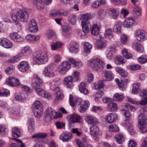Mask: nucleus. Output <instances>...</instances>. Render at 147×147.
Segmentation results:
<instances>
[{
	"instance_id": "1",
	"label": "nucleus",
	"mask_w": 147,
	"mask_h": 147,
	"mask_svg": "<svg viewBox=\"0 0 147 147\" xmlns=\"http://www.w3.org/2000/svg\"><path fill=\"white\" fill-rule=\"evenodd\" d=\"M43 84L42 80L38 76L36 77V81L32 84L33 89H35L37 94L40 96L50 99L51 98V95L49 93L45 92L42 89L39 88L42 86Z\"/></svg>"
},
{
	"instance_id": "2",
	"label": "nucleus",
	"mask_w": 147,
	"mask_h": 147,
	"mask_svg": "<svg viewBox=\"0 0 147 147\" xmlns=\"http://www.w3.org/2000/svg\"><path fill=\"white\" fill-rule=\"evenodd\" d=\"M12 18L15 23L18 24L19 20L24 23L27 22L29 18V14L26 10L22 9L18 11L16 14H13Z\"/></svg>"
},
{
	"instance_id": "3",
	"label": "nucleus",
	"mask_w": 147,
	"mask_h": 147,
	"mask_svg": "<svg viewBox=\"0 0 147 147\" xmlns=\"http://www.w3.org/2000/svg\"><path fill=\"white\" fill-rule=\"evenodd\" d=\"M33 59L39 64H45L48 61L47 53L40 51H36L33 53Z\"/></svg>"
},
{
	"instance_id": "4",
	"label": "nucleus",
	"mask_w": 147,
	"mask_h": 147,
	"mask_svg": "<svg viewBox=\"0 0 147 147\" xmlns=\"http://www.w3.org/2000/svg\"><path fill=\"white\" fill-rule=\"evenodd\" d=\"M89 64L91 67L97 71H100L103 69L105 65L104 63L99 59H93L90 60Z\"/></svg>"
},
{
	"instance_id": "5",
	"label": "nucleus",
	"mask_w": 147,
	"mask_h": 147,
	"mask_svg": "<svg viewBox=\"0 0 147 147\" xmlns=\"http://www.w3.org/2000/svg\"><path fill=\"white\" fill-rule=\"evenodd\" d=\"M55 111L51 108H48L45 112V116L44 119L45 122L47 123L51 122V121L56 115Z\"/></svg>"
},
{
	"instance_id": "6",
	"label": "nucleus",
	"mask_w": 147,
	"mask_h": 147,
	"mask_svg": "<svg viewBox=\"0 0 147 147\" xmlns=\"http://www.w3.org/2000/svg\"><path fill=\"white\" fill-rule=\"evenodd\" d=\"M55 72L54 65L50 64L45 67L43 74L46 77H51L55 75Z\"/></svg>"
},
{
	"instance_id": "7",
	"label": "nucleus",
	"mask_w": 147,
	"mask_h": 147,
	"mask_svg": "<svg viewBox=\"0 0 147 147\" xmlns=\"http://www.w3.org/2000/svg\"><path fill=\"white\" fill-rule=\"evenodd\" d=\"M143 116V113H141L138 116L139 121H138V126L140 129V132L142 133H144L147 131V126L146 124L141 120V117Z\"/></svg>"
},
{
	"instance_id": "8",
	"label": "nucleus",
	"mask_w": 147,
	"mask_h": 147,
	"mask_svg": "<svg viewBox=\"0 0 147 147\" xmlns=\"http://www.w3.org/2000/svg\"><path fill=\"white\" fill-rule=\"evenodd\" d=\"M61 83L60 79L59 78L55 79L50 83V88L52 90L55 92L60 90L59 86Z\"/></svg>"
},
{
	"instance_id": "9",
	"label": "nucleus",
	"mask_w": 147,
	"mask_h": 147,
	"mask_svg": "<svg viewBox=\"0 0 147 147\" xmlns=\"http://www.w3.org/2000/svg\"><path fill=\"white\" fill-rule=\"evenodd\" d=\"M6 82L7 84L12 86L17 87L20 85L19 80L13 77H9L6 79Z\"/></svg>"
},
{
	"instance_id": "10",
	"label": "nucleus",
	"mask_w": 147,
	"mask_h": 147,
	"mask_svg": "<svg viewBox=\"0 0 147 147\" xmlns=\"http://www.w3.org/2000/svg\"><path fill=\"white\" fill-rule=\"evenodd\" d=\"M70 67V64L68 62L64 61L59 65L58 70L60 73H63L67 71Z\"/></svg>"
},
{
	"instance_id": "11",
	"label": "nucleus",
	"mask_w": 147,
	"mask_h": 147,
	"mask_svg": "<svg viewBox=\"0 0 147 147\" xmlns=\"http://www.w3.org/2000/svg\"><path fill=\"white\" fill-rule=\"evenodd\" d=\"M137 40L139 41H143L147 38V34L143 30H138L136 33Z\"/></svg>"
},
{
	"instance_id": "12",
	"label": "nucleus",
	"mask_w": 147,
	"mask_h": 147,
	"mask_svg": "<svg viewBox=\"0 0 147 147\" xmlns=\"http://www.w3.org/2000/svg\"><path fill=\"white\" fill-rule=\"evenodd\" d=\"M32 52V50L30 47L28 46H26L22 50L21 53L18 54L17 55L15 56V58H20L23 55H26L29 54Z\"/></svg>"
},
{
	"instance_id": "13",
	"label": "nucleus",
	"mask_w": 147,
	"mask_h": 147,
	"mask_svg": "<svg viewBox=\"0 0 147 147\" xmlns=\"http://www.w3.org/2000/svg\"><path fill=\"white\" fill-rule=\"evenodd\" d=\"M85 120L88 124L92 125H96L98 123L97 119L92 116H86L85 117Z\"/></svg>"
},
{
	"instance_id": "14",
	"label": "nucleus",
	"mask_w": 147,
	"mask_h": 147,
	"mask_svg": "<svg viewBox=\"0 0 147 147\" xmlns=\"http://www.w3.org/2000/svg\"><path fill=\"white\" fill-rule=\"evenodd\" d=\"M0 45L7 49L11 48L13 46V44L7 38H0Z\"/></svg>"
},
{
	"instance_id": "15",
	"label": "nucleus",
	"mask_w": 147,
	"mask_h": 147,
	"mask_svg": "<svg viewBox=\"0 0 147 147\" xmlns=\"http://www.w3.org/2000/svg\"><path fill=\"white\" fill-rule=\"evenodd\" d=\"M117 119V114L114 113H110L107 115L105 117V120L108 123H113Z\"/></svg>"
},
{
	"instance_id": "16",
	"label": "nucleus",
	"mask_w": 147,
	"mask_h": 147,
	"mask_svg": "<svg viewBox=\"0 0 147 147\" xmlns=\"http://www.w3.org/2000/svg\"><path fill=\"white\" fill-rule=\"evenodd\" d=\"M72 138V134L68 131L63 132L60 136V139L64 142L69 141Z\"/></svg>"
},
{
	"instance_id": "17",
	"label": "nucleus",
	"mask_w": 147,
	"mask_h": 147,
	"mask_svg": "<svg viewBox=\"0 0 147 147\" xmlns=\"http://www.w3.org/2000/svg\"><path fill=\"white\" fill-rule=\"evenodd\" d=\"M101 28L100 24L98 22L96 23L93 26L91 31V34L94 35H98Z\"/></svg>"
},
{
	"instance_id": "18",
	"label": "nucleus",
	"mask_w": 147,
	"mask_h": 147,
	"mask_svg": "<svg viewBox=\"0 0 147 147\" xmlns=\"http://www.w3.org/2000/svg\"><path fill=\"white\" fill-rule=\"evenodd\" d=\"M28 63L26 61L21 62L18 65L19 70L22 72H25L27 71L29 68Z\"/></svg>"
},
{
	"instance_id": "19",
	"label": "nucleus",
	"mask_w": 147,
	"mask_h": 147,
	"mask_svg": "<svg viewBox=\"0 0 147 147\" xmlns=\"http://www.w3.org/2000/svg\"><path fill=\"white\" fill-rule=\"evenodd\" d=\"M81 23L83 32L86 33H88L91 27L90 22L89 21H87L82 22Z\"/></svg>"
},
{
	"instance_id": "20",
	"label": "nucleus",
	"mask_w": 147,
	"mask_h": 147,
	"mask_svg": "<svg viewBox=\"0 0 147 147\" xmlns=\"http://www.w3.org/2000/svg\"><path fill=\"white\" fill-rule=\"evenodd\" d=\"M11 38L16 42H20L23 41L24 38L16 32L11 33L9 35Z\"/></svg>"
},
{
	"instance_id": "21",
	"label": "nucleus",
	"mask_w": 147,
	"mask_h": 147,
	"mask_svg": "<svg viewBox=\"0 0 147 147\" xmlns=\"http://www.w3.org/2000/svg\"><path fill=\"white\" fill-rule=\"evenodd\" d=\"M67 117V119L70 120L73 123L79 122L81 119L80 117L76 114L68 115Z\"/></svg>"
},
{
	"instance_id": "22",
	"label": "nucleus",
	"mask_w": 147,
	"mask_h": 147,
	"mask_svg": "<svg viewBox=\"0 0 147 147\" xmlns=\"http://www.w3.org/2000/svg\"><path fill=\"white\" fill-rule=\"evenodd\" d=\"M104 76L106 81H111L114 78V75L112 72L110 71H105L103 72Z\"/></svg>"
},
{
	"instance_id": "23",
	"label": "nucleus",
	"mask_w": 147,
	"mask_h": 147,
	"mask_svg": "<svg viewBox=\"0 0 147 147\" xmlns=\"http://www.w3.org/2000/svg\"><path fill=\"white\" fill-rule=\"evenodd\" d=\"M32 2L36 7L37 9L39 10H42L44 7V5L41 0H32Z\"/></svg>"
},
{
	"instance_id": "24",
	"label": "nucleus",
	"mask_w": 147,
	"mask_h": 147,
	"mask_svg": "<svg viewBox=\"0 0 147 147\" xmlns=\"http://www.w3.org/2000/svg\"><path fill=\"white\" fill-rule=\"evenodd\" d=\"M134 22V19L131 18H128L124 21L123 25L125 28H130Z\"/></svg>"
},
{
	"instance_id": "25",
	"label": "nucleus",
	"mask_w": 147,
	"mask_h": 147,
	"mask_svg": "<svg viewBox=\"0 0 147 147\" xmlns=\"http://www.w3.org/2000/svg\"><path fill=\"white\" fill-rule=\"evenodd\" d=\"M109 11L112 18L116 19L118 18L119 13L118 10L111 8L109 9Z\"/></svg>"
},
{
	"instance_id": "26",
	"label": "nucleus",
	"mask_w": 147,
	"mask_h": 147,
	"mask_svg": "<svg viewBox=\"0 0 147 147\" xmlns=\"http://www.w3.org/2000/svg\"><path fill=\"white\" fill-rule=\"evenodd\" d=\"M47 35L48 39L54 40L57 39L56 34L55 32L52 30L49 29L48 30Z\"/></svg>"
},
{
	"instance_id": "27",
	"label": "nucleus",
	"mask_w": 147,
	"mask_h": 147,
	"mask_svg": "<svg viewBox=\"0 0 147 147\" xmlns=\"http://www.w3.org/2000/svg\"><path fill=\"white\" fill-rule=\"evenodd\" d=\"M93 17V16L90 13H85L81 15V19L82 20V22H84L89 21V20Z\"/></svg>"
},
{
	"instance_id": "28",
	"label": "nucleus",
	"mask_w": 147,
	"mask_h": 147,
	"mask_svg": "<svg viewBox=\"0 0 147 147\" xmlns=\"http://www.w3.org/2000/svg\"><path fill=\"white\" fill-rule=\"evenodd\" d=\"M99 131V129L98 126L92 125L90 127V134L94 136L97 135Z\"/></svg>"
},
{
	"instance_id": "29",
	"label": "nucleus",
	"mask_w": 147,
	"mask_h": 147,
	"mask_svg": "<svg viewBox=\"0 0 147 147\" xmlns=\"http://www.w3.org/2000/svg\"><path fill=\"white\" fill-rule=\"evenodd\" d=\"M73 79L71 76H67L65 79L64 84H65L67 87L69 88L71 87V84Z\"/></svg>"
},
{
	"instance_id": "30",
	"label": "nucleus",
	"mask_w": 147,
	"mask_h": 147,
	"mask_svg": "<svg viewBox=\"0 0 147 147\" xmlns=\"http://www.w3.org/2000/svg\"><path fill=\"white\" fill-rule=\"evenodd\" d=\"M115 139L117 143L119 144H122L124 142V137L123 135L121 133L116 134Z\"/></svg>"
},
{
	"instance_id": "31",
	"label": "nucleus",
	"mask_w": 147,
	"mask_h": 147,
	"mask_svg": "<svg viewBox=\"0 0 147 147\" xmlns=\"http://www.w3.org/2000/svg\"><path fill=\"white\" fill-rule=\"evenodd\" d=\"M62 44L60 42H52L51 44V49L52 50H56L62 47Z\"/></svg>"
},
{
	"instance_id": "32",
	"label": "nucleus",
	"mask_w": 147,
	"mask_h": 147,
	"mask_svg": "<svg viewBox=\"0 0 147 147\" xmlns=\"http://www.w3.org/2000/svg\"><path fill=\"white\" fill-rule=\"evenodd\" d=\"M141 84L139 83L136 84H134L133 85V88L132 93L134 94H136L140 91V89L139 86H140Z\"/></svg>"
},
{
	"instance_id": "33",
	"label": "nucleus",
	"mask_w": 147,
	"mask_h": 147,
	"mask_svg": "<svg viewBox=\"0 0 147 147\" xmlns=\"http://www.w3.org/2000/svg\"><path fill=\"white\" fill-rule=\"evenodd\" d=\"M40 38V37L39 35L34 36L30 34L27 35L26 36V39L30 41H36Z\"/></svg>"
},
{
	"instance_id": "34",
	"label": "nucleus",
	"mask_w": 147,
	"mask_h": 147,
	"mask_svg": "<svg viewBox=\"0 0 147 147\" xmlns=\"http://www.w3.org/2000/svg\"><path fill=\"white\" fill-rule=\"evenodd\" d=\"M56 96L55 100V101H61L63 99L64 96L63 93H61V91L59 90V91H56L55 92Z\"/></svg>"
},
{
	"instance_id": "35",
	"label": "nucleus",
	"mask_w": 147,
	"mask_h": 147,
	"mask_svg": "<svg viewBox=\"0 0 147 147\" xmlns=\"http://www.w3.org/2000/svg\"><path fill=\"white\" fill-rule=\"evenodd\" d=\"M113 29H109L105 31L104 36L105 38L109 39L112 38L114 35L112 33Z\"/></svg>"
},
{
	"instance_id": "36",
	"label": "nucleus",
	"mask_w": 147,
	"mask_h": 147,
	"mask_svg": "<svg viewBox=\"0 0 147 147\" xmlns=\"http://www.w3.org/2000/svg\"><path fill=\"white\" fill-rule=\"evenodd\" d=\"M105 1L104 0H101L96 1L94 2L92 5V7L93 8H96L98 7L102 4L105 3Z\"/></svg>"
},
{
	"instance_id": "37",
	"label": "nucleus",
	"mask_w": 147,
	"mask_h": 147,
	"mask_svg": "<svg viewBox=\"0 0 147 147\" xmlns=\"http://www.w3.org/2000/svg\"><path fill=\"white\" fill-rule=\"evenodd\" d=\"M122 24L121 22H119L118 23L114 26L113 29V30L118 34L121 33V27Z\"/></svg>"
},
{
	"instance_id": "38",
	"label": "nucleus",
	"mask_w": 147,
	"mask_h": 147,
	"mask_svg": "<svg viewBox=\"0 0 147 147\" xmlns=\"http://www.w3.org/2000/svg\"><path fill=\"white\" fill-rule=\"evenodd\" d=\"M43 111L42 109H36L33 110L35 116L38 118H40L42 115Z\"/></svg>"
},
{
	"instance_id": "39",
	"label": "nucleus",
	"mask_w": 147,
	"mask_h": 147,
	"mask_svg": "<svg viewBox=\"0 0 147 147\" xmlns=\"http://www.w3.org/2000/svg\"><path fill=\"white\" fill-rule=\"evenodd\" d=\"M11 131L13 137L17 138L19 137L20 135V131L16 127H14L12 128Z\"/></svg>"
},
{
	"instance_id": "40",
	"label": "nucleus",
	"mask_w": 147,
	"mask_h": 147,
	"mask_svg": "<svg viewBox=\"0 0 147 147\" xmlns=\"http://www.w3.org/2000/svg\"><path fill=\"white\" fill-rule=\"evenodd\" d=\"M107 14V11L105 9H101L98 11V17L100 20L104 18Z\"/></svg>"
},
{
	"instance_id": "41",
	"label": "nucleus",
	"mask_w": 147,
	"mask_h": 147,
	"mask_svg": "<svg viewBox=\"0 0 147 147\" xmlns=\"http://www.w3.org/2000/svg\"><path fill=\"white\" fill-rule=\"evenodd\" d=\"M109 109L111 111H116L118 109L117 107V104L116 103H110L108 105Z\"/></svg>"
},
{
	"instance_id": "42",
	"label": "nucleus",
	"mask_w": 147,
	"mask_h": 147,
	"mask_svg": "<svg viewBox=\"0 0 147 147\" xmlns=\"http://www.w3.org/2000/svg\"><path fill=\"white\" fill-rule=\"evenodd\" d=\"M123 57L121 56H117L114 60L115 64L117 65L124 64L125 63Z\"/></svg>"
},
{
	"instance_id": "43",
	"label": "nucleus",
	"mask_w": 147,
	"mask_h": 147,
	"mask_svg": "<svg viewBox=\"0 0 147 147\" xmlns=\"http://www.w3.org/2000/svg\"><path fill=\"white\" fill-rule=\"evenodd\" d=\"M133 11L134 16H137L141 15V9L140 6H135L134 7Z\"/></svg>"
},
{
	"instance_id": "44",
	"label": "nucleus",
	"mask_w": 147,
	"mask_h": 147,
	"mask_svg": "<svg viewBox=\"0 0 147 147\" xmlns=\"http://www.w3.org/2000/svg\"><path fill=\"white\" fill-rule=\"evenodd\" d=\"M109 130L111 131L115 132L119 130V128L118 126L115 124L110 125L109 127Z\"/></svg>"
},
{
	"instance_id": "45",
	"label": "nucleus",
	"mask_w": 147,
	"mask_h": 147,
	"mask_svg": "<svg viewBox=\"0 0 147 147\" xmlns=\"http://www.w3.org/2000/svg\"><path fill=\"white\" fill-rule=\"evenodd\" d=\"M47 136V134L44 133H39L36 134L32 136L33 138H44Z\"/></svg>"
},
{
	"instance_id": "46",
	"label": "nucleus",
	"mask_w": 147,
	"mask_h": 147,
	"mask_svg": "<svg viewBox=\"0 0 147 147\" xmlns=\"http://www.w3.org/2000/svg\"><path fill=\"white\" fill-rule=\"evenodd\" d=\"M113 98L115 100L121 102L123 100L124 96L123 94L117 93L114 95Z\"/></svg>"
},
{
	"instance_id": "47",
	"label": "nucleus",
	"mask_w": 147,
	"mask_h": 147,
	"mask_svg": "<svg viewBox=\"0 0 147 147\" xmlns=\"http://www.w3.org/2000/svg\"><path fill=\"white\" fill-rule=\"evenodd\" d=\"M122 52L123 55L125 58L129 59L132 58V55L128 52L127 49H123L122 51Z\"/></svg>"
},
{
	"instance_id": "48",
	"label": "nucleus",
	"mask_w": 147,
	"mask_h": 147,
	"mask_svg": "<svg viewBox=\"0 0 147 147\" xmlns=\"http://www.w3.org/2000/svg\"><path fill=\"white\" fill-rule=\"evenodd\" d=\"M79 51V46L78 44L72 45L70 48V51L71 53H77Z\"/></svg>"
},
{
	"instance_id": "49",
	"label": "nucleus",
	"mask_w": 147,
	"mask_h": 147,
	"mask_svg": "<svg viewBox=\"0 0 147 147\" xmlns=\"http://www.w3.org/2000/svg\"><path fill=\"white\" fill-rule=\"evenodd\" d=\"M15 66L12 65H10L5 70V72L7 75L11 74L15 69Z\"/></svg>"
},
{
	"instance_id": "50",
	"label": "nucleus",
	"mask_w": 147,
	"mask_h": 147,
	"mask_svg": "<svg viewBox=\"0 0 147 147\" xmlns=\"http://www.w3.org/2000/svg\"><path fill=\"white\" fill-rule=\"evenodd\" d=\"M92 47V45L90 44L88 42L85 43L84 44V52L86 53H90Z\"/></svg>"
},
{
	"instance_id": "51",
	"label": "nucleus",
	"mask_w": 147,
	"mask_h": 147,
	"mask_svg": "<svg viewBox=\"0 0 147 147\" xmlns=\"http://www.w3.org/2000/svg\"><path fill=\"white\" fill-rule=\"evenodd\" d=\"M70 29V27L68 25L63 26H62V29L63 30V34L64 36H67V33L68 32Z\"/></svg>"
},
{
	"instance_id": "52",
	"label": "nucleus",
	"mask_w": 147,
	"mask_h": 147,
	"mask_svg": "<svg viewBox=\"0 0 147 147\" xmlns=\"http://www.w3.org/2000/svg\"><path fill=\"white\" fill-rule=\"evenodd\" d=\"M96 47L99 49H102L105 48L106 46V44L104 42L99 40L96 43Z\"/></svg>"
},
{
	"instance_id": "53",
	"label": "nucleus",
	"mask_w": 147,
	"mask_h": 147,
	"mask_svg": "<svg viewBox=\"0 0 147 147\" xmlns=\"http://www.w3.org/2000/svg\"><path fill=\"white\" fill-rule=\"evenodd\" d=\"M138 60L140 63L143 64L147 62V55H142L140 57L138 58Z\"/></svg>"
},
{
	"instance_id": "54",
	"label": "nucleus",
	"mask_w": 147,
	"mask_h": 147,
	"mask_svg": "<svg viewBox=\"0 0 147 147\" xmlns=\"http://www.w3.org/2000/svg\"><path fill=\"white\" fill-rule=\"evenodd\" d=\"M28 30L30 32H36L38 31V26H34L32 25H29Z\"/></svg>"
},
{
	"instance_id": "55",
	"label": "nucleus",
	"mask_w": 147,
	"mask_h": 147,
	"mask_svg": "<svg viewBox=\"0 0 147 147\" xmlns=\"http://www.w3.org/2000/svg\"><path fill=\"white\" fill-rule=\"evenodd\" d=\"M129 66L131 69L134 71L139 70L141 68V66L138 64L132 65Z\"/></svg>"
},
{
	"instance_id": "56",
	"label": "nucleus",
	"mask_w": 147,
	"mask_h": 147,
	"mask_svg": "<svg viewBox=\"0 0 147 147\" xmlns=\"http://www.w3.org/2000/svg\"><path fill=\"white\" fill-rule=\"evenodd\" d=\"M68 20L71 24L74 25L76 24V17L75 16H72L69 17Z\"/></svg>"
},
{
	"instance_id": "57",
	"label": "nucleus",
	"mask_w": 147,
	"mask_h": 147,
	"mask_svg": "<svg viewBox=\"0 0 147 147\" xmlns=\"http://www.w3.org/2000/svg\"><path fill=\"white\" fill-rule=\"evenodd\" d=\"M121 42L123 44H125L128 40V38L126 35L125 34H122L121 36Z\"/></svg>"
},
{
	"instance_id": "58",
	"label": "nucleus",
	"mask_w": 147,
	"mask_h": 147,
	"mask_svg": "<svg viewBox=\"0 0 147 147\" xmlns=\"http://www.w3.org/2000/svg\"><path fill=\"white\" fill-rule=\"evenodd\" d=\"M79 73L77 71H75L72 74V77L74 80L75 81H77L79 77Z\"/></svg>"
},
{
	"instance_id": "59",
	"label": "nucleus",
	"mask_w": 147,
	"mask_h": 147,
	"mask_svg": "<svg viewBox=\"0 0 147 147\" xmlns=\"http://www.w3.org/2000/svg\"><path fill=\"white\" fill-rule=\"evenodd\" d=\"M142 98L140 102V104L142 105H145L147 104V96H142Z\"/></svg>"
},
{
	"instance_id": "60",
	"label": "nucleus",
	"mask_w": 147,
	"mask_h": 147,
	"mask_svg": "<svg viewBox=\"0 0 147 147\" xmlns=\"http://www.w3.org/2000/svg\"><path fill=\"white\" fill-rule=\"evenodd\" d=\"M55 125L57 129H61L65 126V123L62 122L58 121L55 123Z\"/></svg>"
},
{
	"instance_id": "61",
	"label": "nucleus",
	"mask_w": 147,
	"mask_h": 147,
	"mask_svg": "<svg viewBox=\"0 0 147 147\" xmlns=\"http://www.w3.org/2000/svg\"><path fill=\"white\" fill-rule=\"evenodd\" d=\"M104 85L102 82H99L97 84L95 85L94 88L96 89H100L103 87Z\"/></svg>"
},
{
	"instance_id": "62",
	"label": "nucleus",
	"mask_w": 147,
	"mask_h": 147,
	"mask_svg": "<svg viewBox=\"0 0 147 147\" xmlns=\"http://www.w3.org/2000/svg\"><path fill=\"white\" fill-rule=\"evenodd\" d=\"M104 90H99L98 92H96L95 95V99L100 98L103 95Z\"/></svg>"
},
{
	"instance_id": "63",
	"label": "nucleus",
	"mask_w": 147,
	"mask_h": 147,
	"mask_svg": "<svg viewBox=\"0 0 147 147\" xmlns=\"http://www.w3.org/2000/svg\"><path fill=\"white\" fill-rule=\"evenodd\" d=\"M6 129V127L5 125H0V134H5Z\"/></svg>"
},
{
	"instance_id": "64",
	"label": "nucleus",
	"mask_w": 147,
	"mask_h": 147,
	"mask_svg": "<svg viewBox=\"0 0 147 147\" xmlns=\"http://www.w3.org/2000/svg\"><path fill=\"white\" fill-rule=\"evenodd\" d=\"M129 147H136L137 146L136 142L133 140H130L128 144Z\"/></svg>"
}]
</instances>
